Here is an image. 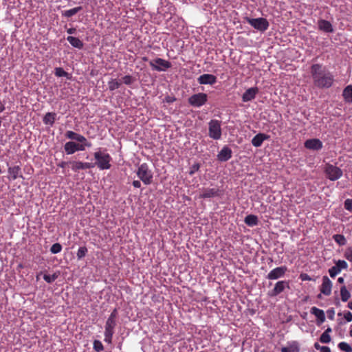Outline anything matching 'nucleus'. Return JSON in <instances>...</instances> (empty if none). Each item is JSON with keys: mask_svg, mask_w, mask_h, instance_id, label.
Segmentation results:
<instances>
[{"mask_svg": "<svg viewBox=\"0 0 352 352\" xmlns=\"http://www.w3.org/2000/svg\"><path fill=\"white\" fill-rule=\"evenodd\" d=\"M67 40L74 47H76L78 49H82L83 47V43L78 38L72 36H69L67 38Z\"/></svg>", "mask_w": 352, "mask_h": 352, "instance_id": "24", "label": "nucleus"}, {"mask_svg": "<svg viewBox=\"0 0 352 352\" xmlns=\"http://www.w3.org/2000/svg\"><path fill=\"white\" fill-rule=\"evenodd\" d=\"M302 280H311L310 277L307 274H301Z\"/></svg>", "mask_w": 352, "mask_h": 352, "instance_id": "55", "label": "nucleus"}, {"mask_svg": "<svg viewBox=\"0 0 352 352\" xmlns=\"http://www.w3.org/2000/svg\"><path fill=\"white\" fill-rule=\"evenodd\" d=\"M289 288V282L286 280L278 281L274 289L268 292V295L271 297H274L280 294L284 291L285 288Z\"/></svg>", "mask_w": 352, "mask_h": 352, "instance_id": "10", "label": "nucleus"}, {"mask_svg": "<svg viewBox=\"0 0 352 352\" xmlns=\"http://www.w3.org/2000/svg\"><path fill=\"white\" fill-rule=\"evenodd\" d=\"M340 296L343 302H346L351 298V294L344 285L340 288Z\"/></svg>", "mask_w": 352, "mask_h": 352, "instance_id": "30", "label": "nucleus"}, {"mask_svg": "<svg viewBox=\"0 0 352 352\" xmlns=\"http://www.w3.org/2000/svg\"><path fill=\"white\" fill-rule=\"evenodd\" d=\"M116 326V320H107L105 324L104 341L111 343L114 329Z\"/></svg>", "mask_w": 352, "mask_h": 352, "instance_id": "9", "label": "nucleus"}, {"mask_svg": "<svg viewBox=\"0 0 352 352\" xmlns=\"http://www.w3.org/2000/svg\"><path fill=\"white\" fill-rule=\"evenodd\" d=\"M336 267L341 271V270L346 269L348 267V265L345 261L338 260L336 262Z\"/></svg>", "mask_w": 352, "mask_h": 352, "instance_id": "38", "label": "nucleus"}, {"mask_svg": "<svg viewBox=\"0 0 352 352\" xmlns=\"http://www.w3.org/2000/svg\"><path fill=\"white\" fill-rule=\"evenodd\" d=\"M121 83L116 80H112L109 82V88L111 91L117 89L120 87Z\"/></svg>", "mask_w": 352, "mask_h": 352, "instance_id": "37", "label": "nucleus"}, {"mask_svg": "<svg viewBox=\"0 0 352 352\" xmlns=\"http://www.w3.org/2000/svg\"><path fill=\"white\" fill-rule=\"evenodd\" d=\"M338 282L339 283H344V278H343L342 277H340V278H338Z\"/></svg>", "mask_w": 352, "mask_h": 352, "instance_id": "60", "label": "nucleus"}, {"mask_svg": "<svg viewBox=\"0 0 352 352\" xmlns=\"http://www.w3.org/2000/svg\"><path fill=\"white\" fill-rule=\"evenodd\" d=\"M344 256L349 261L352 262V247L346 249Z\"/></svg>", "mask_w": 352, "mask_h": 352, "instance_id": "41", "label": "nucleus"}, {"mask_svg": "<svg viewBox=\"0 0 352 352\" xmlns=\"http://www.w3.org/2000/svg\"><path fill=\"white\" fill-rule=\"evenodd\" d=\"M245 223L249 226H254L258 224V217L254 214H249L245 217Z\"/></svg>", "mask_w": 352, "mask_h": 352, "instance_id": "27", "label": "nucleus"}, {"mask_svg": "<svg viewBox=\"0 0 352 352\" xmlns=\"http://www.w3.org/2000/svg\"><path fill=\"white\" fill-rule=\"evenodd\" d=\"M199 168H200V164H199V163L194 164L190 168L189 175H193L195 172L199 170Z\"/></svg>", "mask_w": 352, "mask_h": 352, "instance_id": "44", "label": "nucleus"}, {"mask_svg": "<svg viewBox=\"0 0 352 352\" xmlns=\"http://www.w3.org/2000/svg\"><path fill=\"white\" fill-rule=\"evenodd\" d=\"M344 318L347 322H351L352 320V314L350 311H347L344 314Z\"/></svg>", "mask_w": 352, "mask_h": 352, "instance_id": "49", "label": "nucleus"}, {"mask_svg": "<svg viewBox=\"0 0 352 352\" xmlns=\"http://www.w3.org/2000/svg\"><path fill=\"white\" fill-rule=\"evenodd\" d=\"M318 25L319 30L327 32V33H331L333 32V28L332 27L331 23L326 20L320 19L318 22Z\"/></svg>", "mask_w": 352, "mask_h": 352, "instance_id": "18", "label": "nucleus"}, {"mask_svg": "<svg viewBox=\"0 0 352 352\" xmlns=\"http://www.w3.org/2000/svg\"><path fill=\"white\" fill-rule=\"evenodd\" d=\"M287 271L286 266L278 267L272 270L267 276V278L270 280H276L281 277H283Z\"/></svg>", "mask_w": 352, "mask_h": 352, "instance_id": "11", "label": "nucleus"}, {"mask_svg": "<svg viewBox=\"0 0 352 352\" xmlns=\"http://www.w3.org/2000/svg\"><path fill=\"white\" fill-rule=\"evenodd\" d=\"M232 150L227 146L223 147L217 155V160L220 162H226L232 157Z\"/></svg>", "mask_w": 352, "mask_h": 352, "instance_id": "16", "label": "nucleus"}, {"mask_svg": "<svg viewBox=\"0 0 352 352\" xmlns=\"http://www.w3.org/2000/svg\"><path fill=\"white\" fill-rule=\"evenodd\" d=\"M348 307L351 309H352V301L351 302H349L348 303Z\"/></svg>", "mask_w": 352, "mask_h": 352, "instance_id": "61", "label": "nucleus"}, {"mask_svg": "<svg viewBox=\"0 0 352 352\" xmlns=\"http://www.w3.org/2000/svg\"><path fill=\"white\" fill-rule=\"evenodd\" d=\"M349 335L352 337V329L349 331Z\"/></svg>", "mask_w": 352, "mask_h": 352, "instance_id": "62", "label": "nucleus"}, {"mask_svg": "<svg viewBox=\"0 0 352 352\" xmlns=\"http://www.w3.org/2000/svg\"><path fill=\"white\" fill-rule=\"evenodd\" d=\"M327 314H328L329 318L330 320H333L334 318V314H335L334 310L333 309L328 310Z\"/></svg>", "mask_w": 352, "mask_h": 352, "instance_id": "50", "label": "nucleus"}, {"mask_svg": "<svg viewBox=\"0 0 352 352\" xmlns=\"http://www.w3.org/2000/svg\"><path fill=\"white\" fill-rule=\"evenodd\" d=\"M118 316V311H117V309H115L112 312L111 314H110L109 317L108 318L107 320H116V318Z\"/></svg>", "mask_w": 352, "mask_h": 352, "instance_id": "47", "label": "nucleus"}, {"mask_svg": "<svg viewBox=\"0 0 352 352\" xmlns=\"http://www.w3.org/2000/svg\"><path fill=\"white\" fill-rule=\"evenodd\" d=\"M198 82L201 85H214L217 82V77L212 74H205L198 78Z\"/></svg>", "mask_w": 352, "mask_h": 352, "instance_id": "15", "label": "nucleus"}, {"mask_svg": "<svg viewBox=\"0 0 352 352\" xmlns=\"http://www.w3.org/2000/svg\"><path fill=\"white\" fill-rule=\"evenodd\" d=\"M311 314H314L318 320V324H320L324 322L325 316L323 310L320 309L316 307H313L310 310Z\"/></svg>", "mask_w": 352, "mask_h": 352, "instance_id": "20", "label": "nucleus"}, {"mask_svg": "<svg viewBox=\"0 0 352 352\" xmlns=\"http://www.w3.org/2000/svg\"><path fill=\"white\" fill-rule=\"evenodd\" d=\"M310 74L315 87L329 88L334 81L333 76L321 64H314L310 67Z\"/></svg>", "mask_w": 352, "mask_h": 352, "instance_id": "1", "label": "nucleus"}, {"mask_svg": "<svg viewBox=\"0 0 352 352\" xmlns=\"http://www.w3.org/2000/svg\"><path fill=\"white\" fill-rule=\"evenodd\" d=\"M80 143H82V145H83V147H84V150L85 149V147H91V142H89L87 139L85 138V142H80Z\"/></svg>", "mask_w": 352, "mask_h": 352, "instance_id": "51", "label": "nucleus"}, {"mask_svg": "<svg viewBox=\"0 0 352 352\" xmlns=\"http://www.w3.org/2000/svg\"><path fill=\"white\" fill-rule=\"evenodd\" d=\"M65 137L68 139H70V140H76L78 142H85V138L82 135H80L77 133H75L72 131H67L66 133H65Z\"/></svg>", "mask_w": 352, "mask_h": 352, "instance_id": "21", "label": "nucleus"}, {"mask_svg": "<svg viewBox=\"0 0 352 352\" xmlns=\"http://www.w3.org/2000/svg\"><path fill=\"white\" fill-rule=\"evenodd\" d=\"M61 250H62V245L58 243H56L53 244L50 248V252L52 254L59 253Z\"/></svg>", "mask_w": 352, "mask_h": 352, "instance_id": "36", "label": "nucleus"}, {"mask_svg": "<svg viewBox=\"0 0 352 352\" xmlns=\"http://www.w3.org/2000/svg\"><path fill=\"white\" fill-rule=\"evenodd\" d=\"M94 349L97 352H100L103 351L104 347L102 342L99 340H94Z\"/></svg>", "mask_w": 352, "mask_h": 352, "instance_id": "39", "label": "nucleus"}, {"mask_svg": "<svg viewBox=\"0 0 352 352\" xmlns=\"http://www.w3.org/2000/svg\"><path fill=\"white\" fill-rule=\"evenodd\" d=\"M258 92V89L257 87H251L247 89L245 93L243 94L242 100L243 102L251 101L254 99L256 95Z\"/></svg>", "mask_w": 352, "mask_h": 352, "instance_id": "17", "label": "nucleus"}, {"mask_svg": "<svg viewBox=\"0 0 352 352\" xmlns=\"http://www.w3.org/2000/svg\"><path fill=\"white\" fill-rule=\"evenodd\" d=\"M123 82L126 85H131L133 82L134 79L131 76L126 75L122 78Z\"/></svg>", "mask_w": 352, "mask_h": 352, "instance_id": "45", "label": "nucleus"}, {"mask_svg": "<svg viewBox=\"0 0 352 352\" xmlns=\"http://www.w3.org/2000/svg\"><path fill=\"white\" fill-rule=\"evenodd\" d=\"M324 172L331 181H336L342 175V171L340 168L329 164H326Z\"/></svg>", "mask_w": 352, "mask_h": 352, "instance_id": "6", "label": "nucleus"}, {"mask_svg": "<svg viewBox=\"0 0 352 352\" xmlns=\"http://www.w3.org/2000/svg\"><path fill=\"white\" fill-rule=\"evenodd\" d=\"M331 331H332V330H331V328L328 327V328L324 331V333L329 334V333H331Z\"/></svg>", "mask_w": 352, "mask_h": 352, "instance_id": "58", "label": "nucleus"}, {"mask_svg": "<svg viewBox=\"0 0 352 352\" xmlns=\"http://www.w3.org/2000/svg\"><path fill=\"white\" fill-rule=\"evenodd\" d=\"M314 347H315L316 349L320 351L321 348L322 347V346H320L318 342H316L314 344Z\"/></svg>", "mask_w": 352, "mask_h": 352, "instance_id": "56", "label": "nucleus"}, {"mask_svg": "<svg viewBox=\"0 0 352 352\" xmlns=\"http://www.w3.org/2000/svg\"><path fill=\"white\" fill-rule=\"evenodd\" d=\"M344 208L347 210L352 211V199H347L345 200Z\"/></svg>", "mask_w": 352, "mask_h": 352, "instance_id": "46", "label": "nucleus"}, {"mask_svg": "<svg viewBox=\"0 0 352 352\" xmlns=\"http://www.w3.org/2000/svg\"><path fill=\"white\" fill-rule=\"evenodd\" d=\"M8 171L13 180L16 179L19 177H22L19 166L9 167Z\"/></svg>", "mask_w": 352, "mask_h": 352, "instance_id": "23", "label": "nucleus"}, {"mask_svg": "<svg viewBox=\"0 0 352 352\" xmlns=\"http://www.w3.org/2000/svg\"><path fill=\"white\" fill-rule=\"evenodd\" d=\"M340 269L337 268L335 266H333L331 267L329 270V275L332 278H334L339 272H340Z\"/></svg>", "mask_w": 352, "mask_h": 352, "instance_id": "43", "label": "nucleus"}, {"mask_svg": "<svg viewBox=\"0 0 352 352\" xmlns=\"http://www.w3.org/2000/svg\"><path fill=\"white\" fill-rule=\"evenodd\" d=\"M56 114L55 113L52 112H48L45 114V116L43 118V122L45 124H50L52 126L54 123L55 119H56Z\"/></svg>", "mask_w": 352, "mask_h": 352, "instance_id": "26", "label": "nucleus"}, {"mask_svg": "<svg viewBox=\"0 0 352 352\" xmlns=\"http://www.w3.org/2000/svg\"><path fill=\"white\" fill-rule=\"evenodd\" d=\"M67 73L61 67H57L55 69V75L58 77L67 76Z\"/></svg>", "mask_w": 352, "mask_h": 352, "instance_id": "40", "label": "nucleus"}, {"mask_svg": "<svg viewBox=\"0 0 352 352\" xmlns=\"http://www.w3.org/2000/svg\"><path fill=\"white\" fill-rule=\"evenodd\" d=\"M320 352H331L330 348L326 346H322Z\"/></svg>", "mask_w": 352, "mask_h": 352, "instance_id": "53", "label": "nucleus"}, {"mask_svg": "<svg viewBox=\"0 0 352 352\" xmlns=\"http://www.w3.org/2000/svg\"><path fill=\"white\" fill-rule=\"evenodd\" d=\"M87 252H88L87 248L85 246L80 247L78 249V252H77L78 259L80 260V259L82 258L83 257H85V255L87 254Z\"/></svg>", "mask_w": 352, "mask_h": 352, "instance_id": "35", "label": "nucleus"}, {"mask_svg": "<svg viewBox=\"0 0 352 352\" xmlns=\"http://www.w3.org/2000/svg\"><path fill=\"white\" fill-rule=\"evenodd\" d=\"M281 352H299V348L296 342H294L289 346L283 347Z\"/></svg>", "mask_w": 352, "mask_h": 352, "instance_id": "31", "label": "nucleus"}, {"mask_svg": "<svg viewBox=\"0 0 352 352\" xmlns=\"http://www.w3.org/2000/svg\"><path fill=\"white\" fill-rule=\"evenodd\" d=\"M338 348L344 352H352V347L346 342H342L338 344Z\"/></svg>", "mask_w": 352, "mask_h": 352, "instance_id": "33", "label": "nucleus"}, {"mask_svg": "<svg viewBox=\"0 0 352 352\" xmlns=\"http://www.w3.org/2000/svg\"><path fill=\"white\" fill-rule=\"evenodd\" d=\"M320 341L322 343L324 344L329 343L331 342V336H329V334H326L323 333L320 337Z\"/></svg>", "mask_w": 352, "mask_h": 352, "instance_id": "42", "label": "nucleus"}, {"mask_svg": "<svg viewBox=\"0 0 352 352\" xmlns=\"http://www.w3.org/2000/svg\"><path fill=\"white\" fill-rule=\"evenodd\" d=\"M94 158L96 162L94 163L100 170L109 169L111 168V156L108 153L97 151L94 153Z\"/></svg>", "mask_w": 352, "mask_h": 352, "instance_id": "3", "label": "nucleus"}, {"mask_svg": "<svg viewBox=\"0 0 352 352\" xmlns=\"http://www.w3.org/2000/svg\"><path fill=\"white\" fill-rule=\"evenodd\" d=\"M219 190L216 188H205L200 195L201 198H210L218 195Z\"/></svg>", "mask_w": 352, "mask_h": 352, "instance_id": "22", "label": "nucleus"}, {"mask_svg": "<svg viewBox=\"0 0 352 352\" xmlns=\"http://www.w3.org/2000/svg\"><path fill=\"white\" fill-rule=\"evenodd\" d=\"M269 138V135L264 133H258L256 135L252 140V144L255 147H259L263 144L265 140Z\"/></svg>", "mask_w": 352, "mask_h": 352, "instance_id": "19", "label": "nucleus"}, {"mask_svg": "<svg viewBox=\"0 0 352 352\" xmlns=\"http://www.w3.org/2000/svg\"><path fill=\"white\" fill-rule=\"evenodd\" d=\"M305 146L310 150L318 151L322 148V142L319 139H309L305 141Z\"/></svg>", "mask_w": 352, "mask_h": 352, "instance_id": "13", "label": "nucleus"}, {"mask_svg": "<svg viewBox=\"0 0 352 352\" xmlns=\"http://www.w3.org/2000/svg\"><path fill=\"white\" fill-rule=\"evenodd\" d=\"M58 277V274L56 273H54L52 275L50 274H45L43 276V279L48 283H53L57 278Z\"/></svg>", "mask_w": 352, "mask_h": 352, "instance_id": "34", "label": "nucleus"}, {"mask_svg": "<svg viewBox=\"0 0 352 352\" xmlns=\"http://www.w3.org/2000/svg\"><path fill=\"white\" fill-rule=\"evenodd\" d=\"M75 146H76V151H85L82 143H80L78 142V143L75 142Z\"/></svg>", "mask_w": 352, "mask_h": 352, "instance_id": "48", "label": "nucleus"}, {"mask_svg": "<svg viewBox=\"0 0 352 352\" xmlns=\"http://www.w3.org/2000/svg\"><path fill=\"white\" fill-rule=\"evenodd\" d=\"M149 65L153 69L158 72L166 71L167 69L171 67L172 66L169 61L161 58H157L150 61Z\"/></svg>", "mask_w": 352, "mask_h": 352, "instance_id": "7", "label": "nucleus"}, {"mask_svg": "<svg viewBox=\"0 0 352 352\" xmlns=\"http://www.w3.org/2000/svg\"><path fill=\"white\" fill-rule=\"evenodd\" d=\"M208 135L214 140H219L221 137V122L212 120L208 124Z\"/></svg>", "mask_w": 352, "mask_h": 352, "instance_id": "4", "label": "nucleus"}, {"mask_svg": "<svg viewBox=\"0 0 352 352\" xmlns=\"http://www.w3.org/2000/svg\"><path fill=\"white\" fill-rule=\"evenodd\" d=\"M71 164H72V169L75 172H77L79 170L92 168L96 166V164L89 163V162H77V161L71 162Z\"/></svg>", "mask_w": 352, "mask_h": 352, "instance_id": "12", "label": "nucleus"}, {"mask_svg": "<svg viewBox=\"0 0 352 352\" xmlns=\"http://www.w3.org/2000/svg\"><path fill=\"white\" fill-rule=\"evenodd\" d=\"M332 283L330 279L324 276L322 277V283L320 287V292L322 294L329 296L331 293Z\"/></svg>", "mask_w": 352, "mask_h": 352, "instance_id": "14", "label": "nucleus"}, {"mask_svg": "<svg viewBox=\"0 0 352 352\" xmlns=\"http://www.w3.org/2000/svg\"><path fill=\"white\" fill-rule=\"evenodd\" d=\"M208 100V96L204 93H199L191 96L188 98V102L191 106L199 107L204 105Z\"/></svg>", "mask_w": 352, "mask_h": 352, "instance_id": "8", "label": "nucleus"}, {"mask_svg": "<svg viewBox=\"0 0 352 352\" xmlns=\"http://www.w3.org/2000/svg\"><path fill=\"white\" fill-rule=\"evenodd\" d=\"M318 298H321V294H318Z\"/></svg>", "mask_w": 352, "mask_h": 352, "instance_id": "63", "label": "nucleus"}, {"mask_svg": "<svg viewBox=\"0 0 352 352\" xmlns=\"http://www.w3.org/2000/svg\"><path fill=\"white\" fill-rule=\"evenodd\" d=\"M64 149L67 155H72L76 152L75 142L70 141L65 143Z\"/></svg>", "mask_w": 352, "mask_h": 352, "instance_id": "28", "label": "nucleus"}, {"mask_svg": "<svg viewBox=\"0 0 352 352\" xmlns=\"http://www.w3.org/2000/svg\"><path fill=\"white\" fill-rule=\"evenodd\" d=\"M138 178L146 185H149L153 182V173L147 164H142L136 172Z\"/></svg>", "mask_w": 352, "mask_h": 352, "instance_id": "2", "label": "nucleus"}, {"mask_svg": "<svg viewBox=\"0 0 352 352\" xmlns=\"http://www.w3.org/2000/svg\"><path fill=\"white\" fill-rule=\"evenodd\" d=\"M66 164H67V162H62L60 164H58V166L63 168L65 166Z\"/></svg>", "mask_w": 352, "mask_h": 352, "instance_id": "59", "label": "nucleus"}, {"mask_svg": "<svg viewBox=\"0 0 352 352\" xmlns=\"http://www.w3.org/2000/svg\"><path fill=\"white\" fill-rule=\"evenodd\" d=\"M5 109L4 104L0 101V113Z\"/></svg>", "mask_w": 352, "mask_h": 352, "instance_id": "57", "label": "nucleus"}, {"mask_svg": "<svg viewBox=\"0 0 352 352\" xmlns=\"http://www.w3.org/2000/svg\"><path fill=\"white\" fill-rule=\"evenodd\" d=\"M245 21L255 29L258 31L264 32L267 30L269 27V22L265 18L251 19L249 17L245 18Z\"/></svg>", "mask_w": 352, "mask_h": 352, "instance_id": "5", "label": "nucleus"}, {"mask_svg": "<svg viewBox=\"0 0 352 352\" xmlns=\"http://www.w3.org/2000/svg\"><path fill=\"white\" fill-rule=\"evenodd\" d=\"M133 186L135 187V188H140L141 186V183L140 181L138 180H135L133 182Z\"/></svg>", "mask_w": 352, "mask_h": 352, "instance_id": "52", "label": "nucleus"}, {"mask_svg": "<svg viewBox=\"0 0 352 352\" xmlns=\"http://www.w3.org/2000/svg\"><path fill=\"white\" fill-rule=\"evenodd\" d=\"M333 239L340 245H344L346 243L345 237L342 234H334Z\"/></svg>", "mask_w": 352, "mask_h": 352, "instance_id": "32", "label": "nucleus"}, {"mask_svg": "<svg viewBox=\"0 0 352 352\" xmlns=\"http://www.w3.org/2000/svg\"><path fill=\"white\" fill-rule=\"evenodd\" d=\"M342 96L347 102H352V85H349L343 90Z\"/></svg>", "mask_w": 352, "mask_h": 352, "instance_id": "25", "label": "nucleus"}, {"mask_svg": "<svg viewBox=\"0 0 352 352\" xmlns=\"http://www.w3.org/2000/svg\"><path fill=\"white\" fill-rule=\"evenodd\" d=\"M81 10H82V7L79 6V7H76V8H72V9H70L68 10H65V12H63V16L69 18V17H71V16L75 15L78 12H80Z\"/></svg>", "mask_w": 352, "mask_h": 352, "instance_id": "29", "label": "nucleus"}, {"mask_svg": "<svg viewBox=\"0 0 352 352\" xmlns=\"http://www.w3.org/2000/svg\"><path fill=\"white\" fill-rule=\"evenodd\" d=\"M76 28H69L67 32L68 34H74L76 32Z\"/></svg>", "mask_w": 352, "mask_h": 352, "instance_id": "54", "label": "nucleus"}]
</instances>
